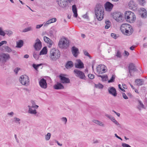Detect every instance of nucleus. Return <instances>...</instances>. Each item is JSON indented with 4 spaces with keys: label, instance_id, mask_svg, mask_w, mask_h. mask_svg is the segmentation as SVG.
Returning <instances> with one entry per match:
<instances>
[{
    "label": "nucleus",
    "instance_id": "4d7b16f0",
    "mask_svg": "<svg viewBox=\"0 0 147 147\" xmlns=\"http://www.w3.org/2000/svg\"><path fill=\"white\" fill-rule=\"evenodd\" d=\"M20 69V68L18 67H16L14 69V71L15 72L16 74H17L18 73L19 70Z\"/></svg>",
    "mask_w": 147,
    "mask_h": 147
},
{
    "label": "nucleus",
    "instance_id": "4be33fe9",
    "mask_svg": "<svg viewBox=\"0 0 147 147\" xmlns=\"http://www.w3.org/2000/svg\"><path fill=\"white\" fill-rule=\"evenodd\" d=\"M72 53L74 56L75 57H77L78 56V48L73 47L72 48Z\"/></svg>",
    "mask_w": 147,
    "mask_h": 147
},
{
    "label": "nucleus",
    "instance_id": "9d476101",
    "mask_svg": "<svg viewBox=\"0 0 147 147\" xmlns=\"http://www.w3.org/2000/svg\"><path fill=\"white\" fill-rule=\"evenodd\" d=\"M106 67L104 65H98L96 67V71L99 74H102L106 71Z\"/></svg>",
    "mask_w": 147,
    "mask_h": 147
},
{
    "label": "nucleus",
    "instance_id": "a19ab883",
    "mask_svg": "<svg viewBox=\"0 0 147 147\" xmlns=\"http://www.w3.org/2000/svg\"><path fill=\"white\" fill-rule=\"evenodd\" d=\"M139 2V4L141 6H144L146 3L145 0H137Z\"/></svg>",
    "mask_w": 147,
    "mask_h": 147
},
{
    "label": "nucleus",
    "instance_id": "7c9ffc66",
    "mask_svg": "<svg viewBox=\"0 0 147 147\" xmlns=\"http://www.w3.org/2000/svg\"><path fill=\"white\" fill-rule=\"evenodd\" d=\"M73 66V64L72 62L71 61H69L67 63L65 67L66 68L68 69L69 68H71Z\"/></svg>",
    "mask_w": 147,
    "mask_h": 147
},
{
    "label": "nucleus",
    "instance_id": "b1692460",
    "mask_svg": "<svg viewBox=\"0 0 147 147\" xmlns=\"http://www.w3.org/2000/svg\"><path fill=\"white\" fill-rule=\"evenodd\" d=\"M56 21L57 19L56 18H52L47 21V22L44 24V26H46L51 23L55 22Z\"/></svg>",
    "mask_w": 147,
    "mask_h": 147
},
{
    "label": "nucleus",
    "instance_id": "393cba45",
    "mask_svg": "<svg viewBox=\"0 0 147 147\" xmlns=\"http://www.w3.org/2000/svg\"><path fill=\"white\" fill-rule=\"evenodd\" d=\"M140 9L142 12L141 14L142 18H146L147 16V12L146 9L144 8H141Z\"/></svg>",
    "mask_w": 147,
    "mask_h": 147
},
{
    "label": "nucleus",
    "instance_id": "6e6d98bb",
    "mask_svg": "<svg viewBox=\"0 0 147 147\" xmlns=\"http://www.w3.org/2000/svg\"><path fill=\"white\" fill-rule=\"evenodd\" d=\"M61 120L62 121L65 122V124H66L67 122V119L66 117H63L61 118Z\"/></svg>",
    "mask_w": 147,
    "mask_h": 147
},
{
    "label": "nucleus",
    "instance_id": "c756f323",
    "mask_svg": "<svg viewBox=\"0 0 147 147\" xmlns=\"http://www.w3.org/2000/svg\"><path fill=\"white\" fill-rule=\"evenodd\" d=\"M2 49L3 50H4L5 51L8 53H10L12 51L11 49L9 47L6 46H3Z\"/></svg>",
    "mask_w": 147,
    "mask_h": 147
},
{
    "label": "nucleus",
    "instance_id": "052dcab7",
    "mask_svg": "<svg viewBox=\"0 0 147 147\" xmlns=\"http://www.w3.org/2000/svg\"><path fill=\"white\" fill-rule=\"evenodd\" d=\"M118 87L119 89H120L123 92H125V90L123 89L121 85L119 84L118 85Z\"/></svg>",
    "mask_w": 147,
    "mask_h": 147
},
{
    "label": "nucleus",
    "instance_id": "58836bf2",
    "mask_svg": "<svg viewBox=\"0 0 147 147\" xmlns=\"http://www.w3.org/2000/svg\"><path fill=\"white\" fill-rule=\"evenodd\" d=\"M33 56L34 57L36 60L38 59L39 56L38 55V53L37 52H34L33 54Z\"/></svg>",
    "mask_w": 147,
    "mask_h": 147
},
{
    "label": "nucleus",
    "instance_id": "7ed1b4c3",
    "mask_svg": "<svg viewBox=\"0 0 147 147\" xmlns=\"http://www.w3.org/2000/svg\"><path fill=\"white\" fill-rule=\"evenodd\" d=\"M60 56V53L58 50L53 49L51 50L50 57L51 60L56 61L59 58Z\"/></svg>",
    "mask_w": 147,
    "mask_h": 147
},
{
    "label": "nucleus",
    "instance_id": "2f4dec72",
    "mask_svg": "<svg viewBox=\"0 0 147 147\" xmlns=\"http://www.w3.org/2000/svg\"><path fill=\"white\" fill-rule=\"evenodd\" d=\"M116 18L117 19H116L115 20L118 22H122L123 20V17L122 15L121 14V13L119 14V15Z\"/></svg>",
    "mask_w": 147,
    "mask_h": 147
},
{
    "label": "nucleus",
    "instance_id": "69168bd1",
    "mask_svg": "<svg viewBox=\"0 0 147 147\" xmlns=\"http://www.w3.org/2000/svg\"><path fill=\"white\" fill-rule=\"evenodd\" d=\"M124 53H125L124 55L126 56H128L129 55V53L128 52H127L125 51H124Z\"/></svg>",
    "mask_w": 147,
    "mask_h": 147
},
{
    "label": "nucleus",
    "instance_id": "4c0bfd02",
    "mask_svg": "<svg viewBox=\"0 0 147 147\" xmlns=\"http://www.w3.org/2000/svg\"><path fill=\"white\" fill-rule=\"evenodd\" d=\"M132 12L130 11H126L125 13V18L126 20L127 18V16H129Z\"/></svg>",
    "mask_w": 147,
    "mask_h": 147
},
{
    "label": "nucleus",
    "instance_id": "e2e57ef3",
    "mask_svg": "<svg viewBox=\"0 0 147 147\" xmlns=\"http://www.w3.org/2000/svg\"><path fill=\"white\" fill-rule=\"evenodd\" d=\"M43 25V24L37 25H36V28L37 29H39L41 28Z\"/></svg>",
    "mask_w": 147,
    "mask_h": 147
},
{
    "label": "nucleus",
    "instance_id": "a878e982",
    "mask_svg": "<svg viewBox=\"0 0 147 147\" xmlns=\"http://www.w3.org/2000/svg\"><path fill=\"white\" fill-rule=\"evenodd\" d=\"M135 82L137 84L138 86H141L144 83V81L142 79H137L135 80Z\"/></svg>",
    "mask_w": 147,
    "mask_h": 147
},
{
    "label": "nucleus",
    "instance_id": "6ab92c4d",
    "mask_svg": "<svg viewBox=\"0 0 147 147\" xmlns=\"http://www.w3.org/2000/svg\"><path fill=\"white\" fill-rule=\"evenodd\" d=\"M64 86L61 83L57 82L54 86V88L56 90L63 89Z\"/></svg>",
    "mask_w": 147,
    "mask_h": 147
},
{
    "label": "nucleus",
    "instance_id": "c85d7f7f",
    "mask_svg": "<svg viewBox=\"0 0 147 147\" xmlns=\"http://www.w3.org/2000/svg\"><path fill=\"white\" fill-rule=\"evenodd\" d=\"M47 52V47H44L40 51L39 55H42L46 54Z\"/></svg>",
    "mask_w": 147,
    "mask_h": 147
},
{
    "label": "nucleus",
    "instance_id": "423d86ee",
    "mask_svg": "<svg viewBox=\"0 0 147 147\" xmlns=\"http://www.w3.org/2000/svg\"><path fill=\"white\" fill-rule=\"evenodd\" d=\"M128 70L129 74H128V76L129 77L132 76L131 73L132 72L134 73L136 71H138L134 64L132 63H130L129 64Z\"/></svg>",
    "mask_w": 147,
    "mask_h": 147
},
{
    "label": "nucleus",
    "instance_id": "5701e85b",
    "mask_svg": "<svg viewBox=\"0 0 147 147\" xmlns=\"http://www.w3.org/2000/svg\"><path fill=\"white\" fill-rule=\"evenodd\" d=\"M72 10L74 13V16L76 18L78 16L76 6L75 5L72 6Z\"/></svg>",
    "mask_w": 147,
    "mask_h": 147
},
{
    "label": "nucleus",
    "instance_id": "4468645a",
    "mask_svg": "<svg viewBox=\"0 0 147 147\" xmlns=\"http://www.w3.org/2000/svg\"><path fill=\"white\" fill-rule=\"evenodd\" d=\"M39 85L41 88L45 89L47 87V84L46 80L43 78L41 79L39 82Z\"/></svg>",
    "mask_w": 147,
    "mask_h": 147
},
{
    "label": "nucleus",
    "instance_id": "de8ad7c7",
    "mask_svg": "<svg viewBox=\"0 0 147 147\" xmlns=\"http://www.w3.org/2000/svg\"><path fill=\"white\" fill-rule=\"evenodd\" d=\"M0 35L3 36H4L5 35V32L3 31L1 29V28H0Z\"/></svg>",
    "mask_w": 147,
    "mask_h": 147
},
{
    "label": "nucleus",
    "instance_id": "dca6fc26",
    "mask_svg": "<svg viewBox=\"0 0 147 147\" xmlns=\"http://www.w3.org/2000/svg\"><path fill=\"white\" fill-rule=\"evenodd\" d=\"M136 17L134 14L132 12L130 15L129 16H127V18L126 20L130 23H132L136 20Z\"/></svg>",
    "mask_w": 147,
    "mask_h": 147
},
{
    "label": "nucleus",
    "instance_id": "f704fd0d",
    "mask_svg": "<svg viewBox=\"0 0 147 147\" xmlns=\"http://www.w3.org/2000/svg\"><path fill=\"white\" fill-rule=\"evenodd\" d=\"M121 13L120 12H115L113 13V18L115 20H116L117 17Z\"/></svg>",
    "mask_w": 147,
    "mask_h": 147
},
{
    "label": "nucleus",
    "instance_id": "338daca9",
    "mask_svg": "<svg viewBox=\"0 0 147 147\" xmlns=\"http://www.w3.org/2000/svg\"><path fill=\"white\" fill-rule=\"evenodd\" d=\"M115 136L117 138L121 140H122V138L118 136L116 134H115Z\"/></svg>",
    "mask_w": 147,
    "mask_h": 147
},
{
    "label": "nucleus",
    "instance_id": "412c9836",
    "mask_svg": "<svg viewBox=\"0 0 147 147\" xmlns=\"http://www.w3.org/2000/svg\"><path fill=\"white\" fill-rule=\"evenodd\" d=\"M43 39L45 42L49 44L51 46L53 42L47 36H45L44 37Z\"/></svg>",
    "mask_w": 147,
    "mask_h": 147
},
{
    "label": "nucleus",
    "instance_id": "c9c22d12",
    "mask_svg": "<svg viewBox=\"0 0 147 147\" xmlns=\"http://www.w3.org/2000/svg\"><path fill=\"white\" fill-rule=\"evenodd\" d=\"M32 28L31 27H27L26 28H25L24 29L23 31L22 32H26L29 31H32Z\"/></svg>",
    "mask_w": 147,
    "mask_h": 147
},
{
    "label": "nucleus",
    "instance_id": "e433bc0d",
    "mask_svg": "<svg viewBox=\"0 0 147 147\" xmlns=\"http://www.w3.org/2000/svg\"><path fill=\"white\" fill-rule=\"evenodd\" d=\"M4 32L5 34H7L9 36H11L13 33L11 31L8 30H5Z\"/></svg>",
    "mask_w": 147,
    "mask_h": 147
},
{
    "label": "nucleus",
    "instance_id": "09e8293b",
    "mask_svg": "<svg viewBox=\"0 0 147 147\" xmlns=\"http://www.w3.org/2000/svg\"><path fill=\"white\" fill-rule=\"evenodd\" d=\"M111 36L115 39H116L118 37L116 34L113 33H112L111 34Z\"/></svg>",
    "mask_w": 147,
    "mask_h": 147
},
{
    "label": "nucleus",
    "instance_id": "774afa93",
    "mask_svg": "<svg viewBox=\"0 0 147 147\" xmlns=\"http://www.w3.org/2000/svg\"><path fill=\"white\" fill-rule=\"evenodd\" d=\"M143 47L144 48H147V43H144L143 45Z\"/></svg>",
    "mask_w": 147,
    "mask_h": 147
},
{
    "label": "nucleus",
    "instance_id": "79ce46f5",
    "mask_svg": "<svg viewBox=\"0 0 147 147\" xmlns=\"http://www.w3.org/2000/svg\"><path fill=\"white\" fill-rule=\"evenodd\" d=\"M138 101L140 105V107L138 108V109H139V110H141V109L140 108V107L142 108H144V105L142 102L140 100H138Z\"/></svg>",
    "mask_w": 147,
    "mask_h": 147
},
{
    "label": "nucleus",
    "instance_id": "a18cd8bd",
    "mask_svg": "<svg viewBox=\"0 0 147 147\" xmlns=\"http://www.w3.org/2000/svg\"><path fill=\"white\" fill-rule=\"evenodd\" d=\"M84 55H85L88 56L90 59L92 58V57L90 55L89 53L87 51L84 50Z\"/></svg>",
    "mask_w": 147,
    "mask_h": 147
},
{
    "label": "nucleus",
    "instance_id": "39448f33",
    "mask_svg": "<svg viewBox=\"0 0 147 147\" xmlns=\"http://www.w3.org/2000/svg\"><path fill=\"white\" fill-rule=\"evenodd\" d=\"M20 81L22 84L27 86L29 82V78L26 75H23L20 77Z\"/></svg>",
    "mask_w": 147,
    "mask_h": 147
},
{
    "label": "nucleus",
    "instance_id": "c03bdc74",
    "mask_svg": "<svg viewBox=\"0 0 147 147\" xmlns=\"http://www.w3.org/2000/svg\"><path fill=\"white\" fill-rule=\"evenodd\" d=\"M51 136V134L50 133H48L45 136V139L48 140L50 139Z\"/></svg>",
    "mask_w": 147,
    "mask_h": 147
},
{
    "label": "nucleus",
    "instance_id": "0eeeda50",
    "mask_svg": "<svg viewBox=\"0 0 147 147\" xmlns=\"http://www.w3.org/2000/svg\"><path fill=\"white\" fill-rule=\"evenodd\" d=\"M67 75L65 74H61L59 76V77L60 79V82L63 84H67L70 82L69 79L66 78L65 76H67Z\"/></svg>",
    "mask_w": 147,
    "mask_h": 147
},
{
    "label": "nucleus",
    "instance_id": "f03ea898",
    "mask_svg": "<svg viewBox=\"0 0 147 147\" xmlns=\"http://www.w3.org/2000/svg\"><path fill=\"white\" fill-rule=\"evenodd\" d=\"M120 30L123 34L127 36L131 35L133 32L132 27L129 24L126 23L121 25Z\"/></svg>",
    "mask_w": 147,
    "mask_h": 147
},
{
    "label": "nucleus",
    "instance_id": "603ef678",
    "mask_svg": "<svg viewBox=\"0 0 147 147\" xmlns=\"http://www.w3.org/2000/svg\"><path fill=\"white\" fill-rule=\"evenodd\" d=\"M14 119H15V120H14V121L16 123H17V122H18L19 124L20 123L19 122V121L20 120V119L15 117L14 118Z\"/></svg>",
    "mask_w": 147,
    "mask_h": 147
},
{
    "label": "nucleus",
    "instance_id": "f3484780",
    "mask_svg": "<svg viewBox=\"0 0 147 147\" xmlns=\"http://www.w3.org/2000/svg\"><path fill=\"white\" fill-rule=\"evenodd\" d=\"M109 94L112 95L114 96H116L117 95V93L115 88L113 87H111L108 89Z\"/></svg>",
    "mask_w": 147,
    "mask_h": 147
},
{
    "label": "nucleus",
    "instance_id": "72a5a7b5",
    "mask_svg": "<svg viewBox=\"0 0 147 147\" xmlns=\"http://www.w3.org/2000/svg\"><path fill=\"white\" fill-rule=\"evenodd\" d=\"M116 76L115 75H113L110 79L108 81L109 83H112L114 82Z\"/></svg>",
    "mask_w": 147,
    "mask_h": 147
},
{
    "label": "nucleus",
    "instance_id": "bb28decb",
    "mask_svg": "<svg viewBox=\"0 0 147 147\" xmlns=\"http://www.w3.org/2000/svg\"><path fill=\"white\" fill-rule=\"evenodd\" d=\"M92 121L95 124L102 127H104V124L101 121L97 120H93Z\"/></svg>",
    "mask_w": 147,
    "mask_h": 147
},
{
    "label": "nucleus",
    "instance_id": "473e14b6",
    "mask_svg": "<svg viewBox=\"0 0 147 147\" xmlns=\"http://www.w3.org/2000/svg\"><path fill=\"white\" fill-rule=\"evenodd\" d=\"M105 23L106 24L105 26V28L106 29H107L109 28L111 25V22L109 20H106L105 22Z\"/></svg>",
    "mask_w": 147,
    "mask_h": 147
},
{
    "label": "nucleus",
    "instance_id": "3c124183",
    "mask_svg": "<svg viewBox=\"0 0 147 147\" xmlns=\"http://www.w3.org/2000/svg\"><path fill=\"white\" fill-rule=\"evenodd\" d=\"M7 42L5 40L3 41L0 42V47L2 46L3 44H6Z\"/></svg>",
    "mask_w": 147,
    "mask_h": 147
},
{
    "label": "nucleus",
    "instance_id": "cd10ccee",
    "mask_svg": "<svg viewBox=\"0 0 147 147\" xmlns=\"http://www.w3.org/2000/svg\"><path fill=\"white\" fill-rule=\"evenodd\" d=\"M24 42L22 40H20L18 42H17V46L16 47L20 48L23 45Z\"/></svg>",
    "mask_w": 147,
    "mask_h": 147
},
{
    "label": "nucleus",
    "instance_id": "13d9d810",
    "mask_svg": "<svg viewBox=\"0 0 147 147\" xmlns=\"http://www.w3.org/2000/svg\"><path fill=\"white\" fill-rule=\"evenodd\" d=\"M122 96L125 99H127L128 98V97L124 93H122Z\"/></svg>",
    "mask_w": 147,
    "mask_h": 147
},
{
    "label": "nucleus",
    "instance_id": "5fc2aeb1",
    "mask_svg": "<svg viewBox=\"0 0 147 147\" xmlns=\"http://www.w3.org/2000/svg\"><path fill=\"white\" fill-rule=\"evenodd\" d=\"M98 76V77H101L102 80L104 79V78H108V76H107V75L101 76V75H100Z\"/></svg>",
    "mask_w": 147,
    "mask_h": 147
},
{
    "label": "nucleus",
    "instance_id": "37998d69",
    "mask_svg": "<svg viewBox=\"0 0 147 147\" xmlns=\"http://www.w3.org/2000/svg\"><path fill=\"white\" fill-rule=\"evenodd\" d=\"M111 120L115 124L117 125H120L119 123L115 119L114 117L112 118Z\"/></svg>",
    "mask_w": 147,
    "mask_h": 147
},
{
    "label": "nucleus",
    "instance_id": "ddd939ff",
    "mask_svg": "<svg viewBox=\"0 0 147 147\" xmlns=\"http://www.w3.org/2000/svg\"><path fill=\"white\" fill-rule=\"evenodd\" d=\"M76 62L74 64L75 67L79 69L84 67V64L80 60L77 59L76 60Z\"/></svg>",
    "mask_w": 147,
    "mask_h": 147
},
{
    "label": "nucleus",
    "instance_id": "1a4fd4ad",
    "mask_svg": "<svg viewBox=\"0 0 147 147\" xmlns=\"http://www.w3.org/2000/svg\"><path fill=\"white\" fill-rule=\"evenodd\" d=\"M74 74H76V76L81 79H85L86 78L84 73L80 70L75 69L74 71Z\"/></svg>",
    "mask_w": 147,
    "mask_h": 147
},
{
    "label": "nucleus",
    "instance_id": "a211bd4d",
    "mask_svg": "<svg viewBox=\"0 0 147 147\" xmlns=\"http://www.w3.org/2000/svg\"><path fill=\"white\" fill-rule=\"evenodd\" d=\"M113 7V5L109 2H107L105 4V9L106 11H111Z\"/></svg>",
    "mask_w": 147,
    "mask_h": 147
},
{
    "label": "nucleus",
    "instance_id": "2eb2a0df",
    "mask_svg": "<svg viewBox=\"0 0 147 147\" xmlns=\"http://www.w3.org/2000/svg\"><path fill=\"white\" fill-rule=\"evenodd\" d=\"M0 57L1 59H2L4 62H6L10 58V56L8 53H3L0 54Z\"/></svg>",
    "mask_w": 147,
    "mask_h": 147
},
{
    "label": "nucleus",
    "instance_id": "6e6552de",
    "mask_svg": "<svg viewBox=\"0 0 147 147\" xmlns=\"http://www.w3.org/2000/svg\"><path fill=\"white\" fill-rule=\"evenodd\" d=\"M28 107L29 108L28 111V113L34 115H36L37 113L35 109H37L38 108V105H35L32 106L28 105Z\"/></svg>",
    "mask_w": 147,
    "mask_h": 147
},
{
    "label": "nucleus",
    "instance_id": "864d4df0",
    "mask_svg": "<svg viewBox=\"0 0 147 147\" xmlns=\"http://www.w3.org/2000/svg\"><path fill=\"white\" fill-rule=\"evenodd\" d=\"M122 146L123 147H131L129 145L124 143L122 144Z\"/></svg>",
    "mask_w": 147,
    "mask_h": 147
},
{
    "label": "nucleus",
    "instance_id": "ea45409f",
    "mask_svg": "<svg viewBox=\"0 0 147 147\" xmlns=\"http://www.w3.org/2000/svg\"><path fill=\"white\" fill-rule=\"evenodd\" d=\"M94 85L95 87L96 88L101 89L103 88V86L100 84H94Z\"/></svg>",
    "mask_w": 147,
    "mask_h": 147
},
{
    "label": "nucleus",
    "instance_id": "aec40b11",
    "mask_svg": "<svg viewBox=\"0 0 147 147\" xmlns=\"http://www.w3.org/2000/svg\"><path fill=\"white\" fill-rule=\"evenodd\" d=\"M129 6L130 9H131L134 10L136 9V4L133 1H131L129 2Z\"/></svg>",
    "mask_w": 147,
    "mask_h": 147
},
{
    "label": "nucleus",
    "instance_id": "0e129e2a",
    "mask_svg": "<svg viewBox=\"0 0 147 147\" xmlns=\"http://www.w3.org/2000/svg\"><path fill=\"white\" fill-rule=\"evenodd\" d=\"M105 116L106 117H108V118L110 119H112V118H113V117L111 115H108L106 114L105 115Z\"/></svg>",
    "mask_w": 147,
    "mask_h": 147
},
{
    "label": "nucleus",
    "instance_id": "49530a36",
    "mask_svg": "<svg viewBox=\"0 0 147 147\" xmlns=\"http://www.w3.org/2000/svg\"><path fill=\"white\" fill-rule=\"evenodd\" d=\"M116 56L117 57L121 58V53L118 50L117 51L116 54Z\"/></svg>",
    "mask_w": 147,
    "mask_h": 147
},
{
    "label": "nucleus",
    "instance_id": "f257e3e1",
    "mask_svg": "<svg viewBox=\"0 0 147 147\" xmlns=\"http://www.w3.org/2000/svg\"><path fill=\"white\" fill-rule=\"evenodd\" d=\"M104 8L102 5L100 4L96 5L95 8V12L97 19L99 20H101L104 16Z\"/></svg>",
    "mask_w": 147,
    "mask_h": 147
},
{
    "label": "nucleus",
    "instance_id": "bf43d9fd",
    "mask_svg": "<svg viewBox=\"0 0 147 147\" xmlns=\"http://www.w3.org/2000/svg\"><path fill=\"white\" fill-rule=\"evenodd\" d=\"M32 67L36 70H37L38 68V67L35 64H33L32 65Z\"/></svg>",
    "mask_w": 147,
    "mask_h": 147
},
{
    "label": "nucleus",
    "instance_id": "9b49d317",
    "mask_svg": "<svg viewBox=\"0 0 147 147\" xmlns=\"http://www.w3.org/2000/svg\"><path fill=\"white\" fill-rule=\"evenodd\" d=\"M56 2L59 6L62 8H65L68 5V1L66 0H63L62 1V0H56Z\"/></svg>",
    "mask_w": 147,
    "mask_h": 147
},
{
    "label": "nucleus",
    "instance_id": "680f3d73",
    "mask_svg": "<svg viewBox=\"0 0 147 147\" xmlns=\"http://www.w3.org/2000/svg\"><path fill=\"white\" fill-rule=\"evenodd\" d=\"M83 17L85 19H88V16L86 14L83 15Z\"/></svg>",
    "mask_w": 147,
    "mask_h": 147
},
{
    "label": "nucleus",
    "instance_id": "f8f14e48",
    "mask_svg": "<svg viewBox=\"0 0 147 147\" xmlns=\"http://www.w3.org/2000/svg\"><path fill=\"white\" fill-rule=\"evenodd\" d=\"M36 41V42L35 43L34 47L36 51L40 50L42 47L41 42L38 38H37Z\"/></svg>",
    "mask_w": 147,
    "mask_h": 147
},
{
    "label": "nucleus",
    "instance_id": "20e7f679",
    "mask_svg": "<svg viewBox=\"0 0 147 147\" xmlns=\"http://www.w3.org/2000/svg\"><path fill=\"white\" fill-rule=\"evenodd\" d=\"M69 45V41L66 38H61L58 43L59 47L62 49L67 48L68 47Z\"/></svg>",
    "mask_w": 147,
    "mask_h": 147
},
{
    "label": "nucleus",
    "instance_id": "8fccbe9b",
    "mask_svg": "<svg viewBox=\"0 0 147 147\" xmlns=\"http://www.w3.org/2000/svg\"><path fill=\"white\" fill-rule=\"evenodd\" d=\"M88 76L89 78L91 79H93L94 78V75L92 74H88Z\"/></svg>",
    "mask_w": 147,
    "mask_h": 147
}]
</instances>
